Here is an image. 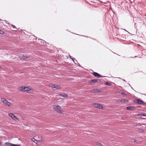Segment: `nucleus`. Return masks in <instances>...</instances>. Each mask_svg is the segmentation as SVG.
Masks as SVG:
<instances>
[{"instance_id":"obj_22","label":"nucleus","mask_w":146,"mask_h":146,"mask_svg":"<svg viewBox=\"0 0 146 146\" xmlns=\"http://www.w3.org/2000/svg\"><path fill=\"white\" fill-rule=\"evenodd\" d=\"M10 146H17V145L11 143Z\"/></svg>"},{"instance_id":"obj_21","label":"nucleus","mask_w":146,"mask_h":146,"mask_svg":"<svg viewBox=\"0 0 146 146\" xmlns=\"http://www.w3.org/2000/svg\"><path fill=\"white\" fill-rule=\"evenodd\" d=\"M97 144L98 145H99V146H102V144L100 143H98V142L97 143Z\"/></svg>"},{"instance_id":"obj_33","label":"nucleus","mask_w":146,"mask_h":146,"mask_svg":"<svg viewBox=\"0 0 146 146\" xmlns=\"http://www.w3.org/2000/svg\"><path fill=\"white\" fill-rule=\"evenodd\" d=\"M135 57H137V56H135Z\"/></svg>"},{"instance_id":"obj_14","label":"nucleus","mask_w":146,"mask_h":146,"mask_svg":"<svg viewBox=\"0 0 146 146\" xmlns=\"http://www.w3.org/2000/svg\"><path fill=\"white\" fill-rule=\"evenodd\" d=\"M54 88L59 89L60 88V87L59 86L55 85Z\"/></svg>"},{"instance_id":"obj_26","label":"nucleus","mask_w":146,"mask_h":146,"mask_svg":"<svg viewBox=\"0 0 146 146\" xmlns=\"http://www.w3.org/2000/svg\"><path fill=\"white\" fill-rule=\"evenodd\" d=\"M133 140L134 141V142L135 143H137V140ZM131 142H133V141H131Z\"/></svg>"},{"instance_id":"obj_13","label":"nucleus","mask_w":146,"mask_h":146,"mask_svg":"<svg viewBox=\"0 0 146 146\" xmlns=\"http://www.w3.org/2000/svg\"><path fill=\"white\" fill-rule=\"evenodd\" d=\"M11 143L9 142H7L5 144V146H10L11 145Z\"/></svg>"},{"instance_id":"obj_34","label":"nucleus","mask_w":146,"mask_h":146,"mask_svg":"<svg viewBox=\"0 0 146 146\" xmlns=\"http://www.w3.org/2000/svg\"><path fill=\"white\" fill-rule=\"evenodd\" d=\"M76 62H77V61H76Z\"/></svg>"},{"instance_id":"obj_6","label":"nucleus","mask_w":146,"mask_h":146,"mask_svg":"<svg viewBox=\"0 0 146 146\" xmlns=\"http://www.w3.org/2000/svg\"><path fill=\"white\" fill-rule=\"evenodd\" d=\"M92 74L94 76L96 77L99 78L102 77L97 72H94Z\"/></svg>"},{"instance_id":"obj_2","label":"nucleus","mask_w":146,"mask_h":146,"mask_svg":"<svg viewBox=\"0 0 146 146\" xmlns=\"http://www.w3.org/2000/svg\"><path fill=\"white\" fill-rule=\"evenodd\" d=\"M1 101L3 103L5 104L6 105H7L8 106H10L12 104L11 103L8 102V101L5 98H1Z\"/></svg>"},{"instance_id":"obj_5","label":"nucleus","mask_w":146,"mask_h":146,"mask_svg":"<svg viewBox=\"0 0 146 146\" xmlns=\"http://www.w3.org/2000/svg\"><path fill=\"white\" fill-rule=\"evenodd\" d=\"M126 109L127 110L134 111L135 110L136 108L134 106H129L127 107Z\"/></svg>"},{"instance_id":"obj_24","label":"nucleus","mask_w":146,"mask_h":146,"mask_svg":"<svg viewBox=\"0 0 146 146\" xmlns=\"http://www.w3.org/2000/svg\"><path fill=\"white\" fill-rule=\"evenodd\" d=\"M11 26H12V27L13 28H15V29H16V27H15V25H11Z\"/></svg>"},{"instance_id":"obj_12","label":"nucleus","mask_w":146,"mask_h":146,"mask_svg":"<svg viewBox=\"0 0 146 146\" xmlns=\"http://www.w3.org/2000/svg\"><path fill=\"white\" fill-rule=\"evenodd\" d=\"M121 102L123 103H126L128 102V101L125 99H122L121 100Z\"/></svg>"},{"instance_id":"obj_7","label":"nucleus","mask_w":146,"mask_h":146,"mask_svg":"<svg viewBox=\"0 0 146 146\" xmlns=\"http://www.w3.org/2000/svg\"><path fill=\"white\" fill-rule=\"evenodd\" d=\"M136 102L138 104L143 105L144 104V102L142 100L139 99L136 100Z\"/></svg>"},{"instance_id":"obj_18","label":"nucleus","mask_w":146,"mask_h":146,"mask_svg":"<svg viewBox=\"0 0 146 146\" xmlns=\"http://www.w3.org/2000/svg\"><path fill=\"white\" fill-rule=\"evenodd\" d=\"M4 32L1 30L0 29V34L2 35L4 34Z\"/></svg>"},{"instance_id":"obj_4","label":"nucleus","mask_w":146,"mask_h":146,"mask_svg":"<svg viewBox=\"0 0 146 146\" xmlns=\"http://www.w3.org/2000/svg\"><path fill=\"white\" fill-rule=\"evenodd\" d=\"M9 115V116L14 120H19V119L17 118L13 114L10 113Z\"/></svg>"},{"instance_id":"obj_25","label":"nucleus","mask_w":146,"mask_h":146,"mask_svg":"<svg viewBox=\"0 0 146 146\" xmlns=\"http://www.w3.org/2000/svg\"><path fill=\"white\" fill-rule=\"evenodd\" d=\"M121 94L123 95H125V93L124 92H122L121 93Z\"/></svg>"},{"instance_id":"obj_17","label":"nucleus","mask_w":146,"mask_h":146,"mask_svg":"<svg viewBox=\"0 0 146 146\" xmlns=\"http://www.w3.org/2000/svg\"><path fill=\"white\" fill-rule=\"evenodd\" d=\"M21 57L23 59H25V58H27V57H25V56L24 55H22L21 56Z\"/></svg>"},{"instance_id":"obj_31","label":"nucleus","mask_w":146,"mask_h":146,"mask_svg":"<svg viewBox=\"0 0 146 146\" xmlns=\"http://www.w3.org/2000/svg\"><path fill=\"white\" fill-rule=\"evenodd\" d=\"M1 142H0V145H1Z\"/></svg>"},{"instance_id":"obj_10","label":"nucleus","mask_w":146,"mask_h":146,"mask_svg":"<svg viewBox=\"0 0 146 146\" xmlns=\"http://www.w3.org/2000/svg\"><path fill=\"white\" fill-rule=\"evenodd\" d=\"M26 88H27L25 87H21L20 88V89L23 91H28V90H26Z\"/></svg>"},{"instance_id":"obj_3","label":"nucleus","mask_w":146,"mask_h":146,"mask_svg":"<svg viewBox=\"0 0 146 146\" xmlns=\"http://www.w3.org/2000/svg\"><path fill=\"white\" fill-rule=\"evenodd\" d=\"M92 106H93L94 107L100 109H101L103 108L102 105L96 103L93 104L92 105Z\"/></svg>"},{"instance_id":"obj_8","label":"nucleus","mask_w":146,"mask_h":146,"mask_svg":"<svg viewBox=\"0 0 146 146\" xmlns=\"http://www.w3.org/2000/svg\"><path fill=\"white\" fill-rule=\"evenodd\" d=\"M98 80L97 79H92L90 80L89 81V82L90 83H95L97 82Z\"/></svg>"},{"instance_id":"obj_28","label":"nucleus","mask_w":146,"mask_h":146,"mask_svg":"<svg viewBox=\"0 0 146 146\" xmlns=\"http://www.w3.org/2000/svg\"><path fill=\"white\" fill-rule=\"evenodd\" d=\"M17 146H20V145H17Z\"/></svg>"},{"instance_id":"obj_20","label":"nucleus","mask_w":146,"mask_h":146,"mask_svg":"<svg viewBox=\"0 0 146 146\" xmlns=\"http://www.w3.org/2000/svg\"><path fill=\"white\" fill-rule=\"evenodd\" d=\"M31 140L35 142V141L36 140L34 138H32L31 139Z\"/></svg>"},{"instance_id":"obj_27","label":"nucleus","mask_w":146,"mask_h":146,"mask_svg":"<svg viewBox=\"0 0 146 146\" xmlns=\"http://www.w3.org/2000/svg\"><path fill=\"white\" fill-rule=\"evenodd\" d=\"M26 88H26V90H28V91H29L30 90V89H29V88H28V87H25Z\"/></svg>"},{"instance_id":"obj_30","label":"nucleus","mask_w":146,"mask_h":146,"mask_svg":"<svg viewBox=\"0 0 146 146\" xmlns=\"http://www.w3.org/2000/svg\"><path fill=\"white\" fill-rule=\"evenodd\" d=\"M137 125V124H136H136H135V125H135V126H136Z\"/></svg>"},{"instance_id":"obj_32","label":"nucleus","mask_w":146,"mask_h":146,"mask_svg":"<svg viewBox=\"0 0 146 146\" xmlns=\"http://www.w3.org/2000/svg\"><path fill=\"white\" fill-rule=\"evenodd\" d=\"M1 66H0V69H1Z\"/></svg>"},{"instance_id":"obj_16","label":"nucleus","mask_w":146,"mask_h":146,"mask_svg":"<svg viewBox=\"0 0 146 146\" xmlns=\"http://www.w3.org/2000/svg\"><path fill=\"white\" fill-rule=\"evenodd\" d=\"M140 117L145 116L146 117V114L145 113H141L139 114Z\"/></svg>"},{"instance_id":"obj_29","label":"nucleus","mask_w":146,"mask_h":146,"mask_svg":"<svg viewBox=\"0 0 146 146\" xmlns=\"http://www.w3.org/2000/svg\"><path fill=\"white\" fill-rule=\"evenodd\" d=\"M72 56H70V58H71H71H72Z\"/></svg>"},{"instance_id":"obj_15","label":"nucleus","mask_w":146,"mask_h":146,"mask_svg":"<svg viewBox=\"0 0 146 146\" xmlns=\"http://www.w3.org/2000/svg\"><path fill=\"white\" fill-rule=\"evenodd\" d=\"M105 84L106 85L109 86H111V84L110 83L108 82H105Z\"/></svg>"},{"instance_id":"obj_19","label":"nucleus","mask_w":146,"mask_h":146,"mask_svg":"<svg viewBox=\"0 0 146 146\" xmlns=\"http://www.w3.org/2000/svg\"><path fill=\"white\" fill-rule=\"evenodd\" d=\"M55 85H54V84H51L50 85V86H51L52 88H54V87H55Z\"/></svg>"},{"instance_id":"obj_23","label":"nucleus","mask_w":146,"mask_h":146,"mask_svg":"<svg viewBox=\"0 0 146 146\" xmlns=\"http://www.w3.org/2000/svg\"><path fill=\"white\" fill-rule=\"evenodd\" d=\"M71 59L74 62V60H76L75 58H74V57H72L71 58Z\"/></svg>"},{"instance_id":"obj_11","label":"nucleus","mask_w":146,"mask_h":146,"mask_svg":"<svg viewBox=\"0 0 146 146\" xmlns=\"http://www.w3.org/2000/svg\"><path fill=\"white\" fill-rule=\"evenodd\" d=\"M94 91L93 92V93L94 92H100V90L98 89H94L93 90Z\"/></svg>"},{"instance_id":"obj_35","label":"nucleus","mask_w":146,"mask_h":146,"mask_svg":"<svg viewBox=\"0 0 146 146\" xmlns=\"http://www.w3.org/2000/svg\"><path fill=\"white\" fill-rule=\"evenodd\" d=\"M102 146H104L103 145H102Z\"/></svg>"},{"instance_id":"obj_9","label":"nucleus","mask_w":146,"mask_h":146,"mask_svg":"<svg viewBox=\"0 0 146 146\" xmlns=\"http://www.w3.org/2000/svg\"><path fill=\"white\" fill-rule=\"evenodd\" d=\"M59 96L63 97H66L68 96V95L66 94L62 93L59 94Z\"/></svg>"},{"instance_id":"obj_1","label":"nucleus","mask_w":146,"mask_h":146,"mask_svg":"<svg viewBox=\"0 0 146 146\" xmlns=\"http://www.w3.org/2000/svg\"><path fill=\"white\" fill-rule=\"evenodd\" d=\"M53 109L56 111L60 113H62L63 111L61 109V107L59 106H55L53 107Z\"/></svg>"}]
</instances>
